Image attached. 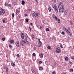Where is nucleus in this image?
Listing matches in <instances>:
<instances>
[{
    "instance_id": "4d7b16f0",
    "label": "nucleus",
    "mask_w": 74,
    "mask_h": 74,
    "mask_svg": "<svg viewBox=\"0 0 74 74\" xmlns=\"http://www.w3.org/2000/svg\"><path fill=\"white\" fill-rule=\"evenodd\" d=\"M68 29L69 30H70V28H68Z\"/></svg>"
},
{
    "instance_id": "052dcab7",
    "label": "nucleus",
    "mask_w": 74,
    "mask_h": 74,
    "mask_svg": "<svg viewBox=\"0 0 74 74\" xmlns=\"http://www.w3.org/2000/svg\"><path fill=\"white\" fill-rule=\"evenodd\" d=\"M29 28L30 29H31V28H30V27H29Z\"/></svg>"
},
{
    "instance_id": "a211bd4d",
    "label": "nucleus",
    "mask_w": 74,
    "mask_h": 74,
    "mask_svg": "<svg viewBox=\"0 0 74 74\" xmlns=\"http://www.w3.org/2000/svg\"><path fill=\"white\" fill-rule=\"evenodd\" d=\"M53 18H55L56 16L55 15V14H53L52 15Z\"/></svg>"
},
{
    "instance_id": "5701e85b",
    "label": "nucleus",
    "mask_w": 74,
    "mask_h": 74,
    "mask_svg": "<svg viewBox=\"0 0 74 74\" xmlns=\"http://www.w3.org/2000/svg\"><path fill=\"white\" fill-rule=\"evenodd\" d=\"M21 36V38H22V39H24L25 38V37H24V35H23Z\"/></svg>"
},
{
    "instance_id": "09e8293b",
    "label": "nucleus",
    "mask_w": 74,
    "mask_h": 74,
    "mask_svg": "<svg viewBox=\"0 0 74 74\" xmlns=\"http://www.w3.org/2000/svg\"><path fill=\"white\" fill-rule=\"evenodd\" d=\"M30 25H31V26H32V25H33V24H32V23H31L30 24Z\"/></svg>"
},
{
    "instance_id": "6ab92c4d",
    "label": "nucleus",
    "mask_w": 74,
    "mask_h": 74,
    "mask_svg": "<svg viewBox=\"0 0 74 74\" xmlns=\"http://www.w3.org/2000/svg\"><path fill=\"white\" fill-rule=\"evenodd\" d=\"M46 30L47 32H49V29L48 28H47L46 29Z\"/></svg>"
},
{
    "instance_id": "49530a36",
    "label": "nucleus",
    "mask_w": 74,
    "mask_h": 74,
    "mask_svg": "<svg viewBox=\"0 0 74 74\" xmlns=\"http://www.w3.org/2000/svg\"><path fill=\"white\" fill-rule=\"evenodd\" d=\"M8 5L9 6V7H11V5L10 4H9Z\"/></svg>"
},
{
    "instance_id": "393cba45",
    "label": "nucleus",
    "mask_w": 74,
    "mask_h": 74,
    "mask_svg": "<svg viewBox=\"0 0 74 74\" xmlns=\"http://www.w3.org/2000/svg\"><path fill=\"white\" fill-rule=\"evenodd\" d=\"M56 74V72H55V71H53L52 74Z\"/></svg>"
},
{
    "instance_id": "ddd939ff",
    "label": "nucleus",
    "mask_w": 74,
    "mask_h": 74,
    "mask_svg": "<svg viewBox=\"0 0 74 74\" xmlns=\"http://www.w3.org/2000/svg\"><path fill=\"white\" fill-rule=\"evenodd\" d=\"M48 10L49 11H51V10H52V8H51L49 7Z\"/></svg>"
},
{
    "instance_id": "5fc2aeb1",
    "label": "nucleus",
    "mask_w": 74,
    "mask_h": 74,
    "mask_svg": "<svg viewBox=\"0 0 74 74\" xmlns=\"http://www.w3.org/2000/svg\"><path fill=\"white\" fill-rule=\"evenodd\" d=\"M52 1H56V0H52Z\"/></svg>"
},
{
    "instance_id": "a18cd8bd",
    "label": "nucleus",
    "mask_w": 74,
    "mask_h": 74,
    "mask_svg": "<svg viewBox=\"0 0 74 74\" xmlns=\"http://www.w3.org/2000/svg\"><path fill=\"white\" fill-rule=\"evenodd\" d=\"M60 47L61 48H63V46L62 45H61L60 46Z\"/></svg>"
},
{
    "instance_id": "ea45409f",
    "label": "nucleus",
    "mask_w": 74,
    "mask_h": 74,
    "mask_svg": "<svg viewBox=\"0 0 74 74\" xmlns=\"http://www.w3.org/2000/svg\"><path fill=\"white\" fill-rule=\"evenodd\" d=\"M16 12L17 13H18V12H19V11H18V10H16Z\"/></svg>"
},
{
    "instance_id": "6e6d98bb",
    "label": "nucleus",
    "mask_w": 74,
    "mask_h": 74,
    "mask_svg": "<svg viewBox=\"0 0 74 74\" xmlns=\"http://www.w3.org/2000/svg\"><path fill=\"white\" fill-rule=\"evenodd\" d=\"M30 30L31 31V32H32V30L31 29V28H30Z\"/></svg>"
},
{
    "instance_id": "9d476101",
    "label": "nucleus",
    "mask_w": 74,
    "mask_h": 74,
    "mask_svg": "<svg viewBox=\"0 0 74 74\" xmlns=\"http://www.w3.org/2000/svg\"><path fill=\"white\" fill-rule=\"evenodd\" d=\"M19 42H16V46L17 47H19Z\"/></svg>"
},
{
    "instance_id": "f257e3e1",
    "label": "nucleus",
    "mask_w": 74,
    "mask_h": 74,
    "mask_svg": "<svg viewBox=\"0 0 74 74\" xmlns=\"http://www.w3.org/2000/svg\"><path fill=\"white\" fill-rule=\"evenodd\" d=\"M58 8L60 12H63L64 10V5H63V4L62 3L60 2L58 5Z\"/></svg>"
},
{
    "instance_id": "c85d7f7f",
    "label": "nucleus",
    "mask_w": 74,
    "mask_h": 74,
    "mask_svg": "<svg viewBox=\"0 0 74 74\" xmlns=\"http://www.w3.org/2000/svg\"><path fill=\"white\" fill-rule=\"evenodd\" d=\"M32 72L34 74H35V73H36V71H34V70L32 71Z\"/></svg>"
},
{
    "instance_id": "f704fd0d",
    "label": "nucleus",
    "mask_w": 74,
    "mask_h": 74,
    "mask_svg": "<svg viewBox=\"0 0 74 74\" xmlns=\"http://www.w3.org/2000/svg\"><path fill=\"white\" fill-rule=\"evenodd\" d=\"M21 36H24V34H23V33H21Z\"/></svg>"
},
{
    "instance_id": "72a5a7b5",
    "label": "nucleus",
    "mask_w": 74,
    "mask_h": 74,
    "mask_svg": "<svg viewBox=\"0 0 74 74\" xmlns=\"http://www.w3.org/2000/svg\"><path fill=\"white\" fill-rule=\"evenodd\" d=\"M2 40L3 41H5V38H2Z\"/></svg>"
},
{
    "instance_id": "e433bc0d",
    "label": "nucleus",
    "mask_w": 74,
    "mask_h": 74,
    "mask_svg": "<svg viewBox=\"0 0 74 74\" xmlns=\"http://www.w3.org/2000/svg\"><path fill=\"white\" fill-rule=\"evenodd\" d=\"M32 38H34V36L33 35H32Z\"/></svg>"
},
{
    "instance_id": "412c9836",
    "label": "nucleus",
    "mask_w": 74,
    "mask_h": 74,
    "mask_svg": "<svg viewBox=\"0 0 74 74\" xmlns=\"http://www.w3.org/2000/svg\"><path fill=\"white\" fill-rule=\"evenodd\" d=\"M47 48L48 49H51V46H49L47 47Z\"/></svg>"
},
{
    "instance_id": "b1692460",
    "label": "nucleus",
    "mask_w": 74,
    "mask_h": 74,
    "mask_svg": "<svg viewBox=\"0 0 74 74\" xmlns=\"http://www.w3.org/2000/svg\"><path fill=\"white\" fill-rule=\"evenodd\" d=\"M58 23H60V20L59 19H58Z\"/></svg>"
},
{
    "instance_id": "79ce46f5",
    "label": "nucleus",
    "mask_w": 74,
    "mask_h": 74,
    "mask_svg": "<svg viewBox=\"0 0 74 74\" xmlns=\"http://www.w3.org/2000/svg\"><path fill=\"white\" fill-rule=\"evenodd\" d=\"M7 3H5V5H4L5 6H7Z\"/></svg>"
},
{
    "instance_id": "f03ea898",
    "label": "nucleus",
    "mask_w": 74,
    "mask_h": 74,
    "mask_svg": "<svg viewBox=\"0 0 74 74\" xmlns=\"http://www.w3.org/2000/svg\"><path fill=\"white\" fill-rule=\"evenodd\" d=\"M52 7L54 8V11H55L56 13H58L59 12H58V9L57 8V7L56 6V4H53V5Z\"/></svg>"
},
{
    "instance_id": "f3484780",
    "label": "nucleus",
    "mask_w": 74,
    "mask_h": 74,
    "mask_svg": "<svg viewBox=\"0 0 74 74\" xmlns=\"http://www.w3.org/2000/svg\"><path fill=\"white\" fill-rule=\"evenodd\" d=\"M14 41L13 40H10V42H11L12 44H13V43H14Z\"/></svg>"
},
{
    "instance_id": "4468645a",
    "label": "nucleus",
    "mask_w": 74,
    "mask_h": 74,
    "mask_svg": "<svg viewBox=\"0 0 74 74\" xmlns=\"http://www.w3.org/2000/svg\"><path fill=\"white\" fill-rule=\"evenodd\" d=\"M39 70H42L43 69L42 68V67H40L39 68Z\"/></svg>"
},
{
    "instance_id": "6e6552de",
    "label": "nucleus",
    "mask_w": 74,
    "mask_h": 74,
    "mask_svg": "<svg viewBox=\"0 0 74 74\" xmlns=\"http://www.w3.org/2000/svg\"><path fill=\"white\" fill-rule=\"evenodd\" d=\"M56 51L57 53H60L61 50H60V48L58 47Z\"/></svg>"
},
{
    "instance_id": "bb28decb",
    "label": "nucleus",
    "mask_w": 74,
    "mask_h": 74,
    "mask_svg": "<svg viewBox=\"0 0 74 74\" xmlns=\"http://www.w3.org/2000/svg\"><path fill=\"white\" fill-rule=\"evenodd\" d=\"M70 72H71V73H72V72H73V69H71L70 70Z\"/></svg>"
},
{
    "instance_id": "2f4dec72",
    "label": "nucleus",
    "mask_w": 74,
    "mask_h": 74,
    "mask_svg": "<svg viewBox=\"0 0 74 74\" xmlns=\"http://www.w3.org/2000/svg\"><path fill=\"white\" fill-rule=\"evenodd\" d=\"M42 63V61H39V64H41V63Z\"/></svg>"
},
{
    "instance_id": "aec40b11",
    "label": "nucleus",
    "mask_w": 74,
    "mask_h": 74,
    "mask_svg": "<svg viewBox=\"0 0 74 74\" xmlns=\"http://www.w3.org/2000/svg\"><path fill=\"white\" fill-rule=\"evenodd\" d=\"M55 18L56 21H58V18L56 16Z\"/></svg>"
},
{
    "instance_id": "2eb2a0df",
    "label": "nucleus",
    "mask_w": 74,
    "mask_h": 74,
    "mask_svg": "<svg viewBox=\"0 0 74 74\" xmlns=\"http://www.w3.org/2000/svg\"><path fill=\"white\" fill-rule=\"evenodd\" d=\"M11 65H12V66H15V64L13 62L11 63Z\"/></svg>"
},
{
    "instance_id": "bf43d9fd",
    "label": "nucleus",
    "mask_w": 74,
    "mask_h": 74,
    "mask_svg": "<svg viewBox=\"0 0 74 74\" xmlns=\"http://www.w3.org/2000/svg\"><path fill=\"white\" fill-rule=\"evenodd\" d=\"M45 63H47V61H45Z\"/></svg>"
},
{
    "instance_id": "423d86ee",
    "label": "nucleus",
    "mask_w": 74,
    "mask_h": 74,
    "mask_svg": "<svg viewBox=\"0 0 74 74\" xmlns=\"http://www.w3.org/2000/svg\"><path fill=\"white\" fill-rule=\"evenodd\" d=\"M21 45L24 46V44H26V41L24 40H21Z\"/></svg>"
},
{
    "instance_id": "0eeeda50",
    "label": "nucleus",
    "mask_w": 74,
    "mask_h": 74,
    "mask_svg": "<svg viewBox=\"0 0 74 74\" xmlns=\"http://www.w3.org/2000/svg\"><path fill=\"white\" fill-rule=\"evenodd\" d=\"M38 42H39V43H38L39 45H38V47H41V44H42V43H41V42L40 41V39H38Z\"/></svg>"
},
{
    "instance_id": "680f3d73",
    "label": "nucleus",
    "mask_w": 74,
    "mask_h": 74,
    "mask_svg": "<svg viewBox=\"0 0 74 74\" xmlns=\"http://www.w3.org/2000/svg\"><path fill=\"white\" fill-rule=\"evenodd\" d=\"M73 48H74V46H73Z\"/></svg>"
},
{
    "instance_id": "603ef678",
    "label": "nucleus",
    "mask_w": 74,
    "mask_h": 74,
    "mask_svg": "<svg viewBox=\"0 0 74 74\" xmlns=\"http://www.w3.org/2000/svg\"><path fill=\"white\" fill-rule=\"evenodd\" d=\"M25 16H27V14H25Z\"/></svg>"
},
{
    "instance_id": "c03bdc74",
    "label": "nucleus",
    "mask_w": 74,
    "mask_h": 74,
    "mask_svg": "<svg viewBox=\"0 0 74 74\" xmlns=\"http://www.w3.org/2000/svg\"><path fill=\"white\" fill-rule=\"evenodd\" d=\"M26 40V42H27V44H29V42H28V41H27V40Z\"/></svg>"
},
{
    "instance_id": "58836bf2",
    "label": "nucleus",
    "mask_w": 74,
    "mask_h": 74,
    "mask_svg": "<svg viewBox=\"0 0 74 74\" xmlns=\"http://www.w3.org/2000/svg\"><path fill=\"white\" fill-rule=\"evenodd\" d=\"M35 0L36 1V3H38V0Z\"/></svg>"
},
{
    "instance_id": "4be33fe9",
    "label": "nucleus",
    "mask_w": 74,
    "mask_h": 74,
    "mask_svg": "<svg viewBox=\"0 0 74 74\" xmlns=\"http://www.w3.org/2000/svg\"><path fill=\"white\" fill-rule=\"evenodd\" d=\"M68 59H69V58L68 57H66L65 58V60H68Z\"/></svg>"
},
{
    "instance_id": "de8ad7c7",
    "label": "nucleus",
    "mask_w": 74,
    "mask_h": 74,
    "mask_svg": "<svg viewBox=\"0 0 74 74\" xmlns=\"http://www.w3.org/2000/svg\"><path fill=\"white\" fill-rule=\"evenodd\" d=\"M17 56H18V57H19V54H17Z\"/></svg>"
},
{
    "instance_id": "f8f14e48",
    "label": "nucleus",
    "mask_w": 74,
    "mask_h": 74,
    "mask_svg": "<svg viewBox=\"0 0 74 74\" xmlns=\"http://www.w3.org/2000/svg\"><path fill=\"white\" fill-rule=\"evenodd\" d=\"M21 4L22 5H24V4H25V1H22Z\"/></svg>"
},
{
    "instance_id": "cd10ccee",
    "label": "nucleus",
    "mask_w": 74,
    "mask_h": 74,
    "mask_svg": "<svg viewBox=\"0 0 74 74\" xmlns=\"http://www.w3.org/2000/svg\"><path fill=\"white\" fill-rule=\"evenodd\" d=\"M61 34H63V35H64V32H62Z\"/></svg>"
},
{
    "instance_id": "37998d69",
    "label": "nucleus",
    "mask_w": 74,
    "mask_h": 74,
    "mask_svg": "<svg viewBox=\"0 0 74 74\" xmlns=\"http://www.w3.org/2000/svg\"><path fill=\"white\" fill-rule=\"evenodd\" d=\"M71 59H73V60H74V57H71Z\"/></svg>"
},
{
    "instance_id": "9b49d317",
    "label": "nucleus",
    "mask_w": 74,
    "mask_h": 74,
    "mask_svg": "<svg viewBox=\"0 0 74 74\" xmlns=\"http://www.w3.org/2000/svg\"><path fill=\"white\" fill-rule=\"evenodd\" d=\"M43 54L42 53H40L39 54V56L41 58H42L43 57Z\"/></svg>"
},
{
    "instance_id": "7ed1b4c3",
    "label": "nucleus",
    "mask_w": 74,
    "mask_h": 74,
    "mask_svg": "<svg viewBox=\"0 0 74 74\" xmlns=\"http://www.w3.org/2000/svg\"><path fill=\"white\" fill-rule=\"evenodd\" d=\"M63 29L64 30H65V31H66V32L68 33V34L70 35V36H71V35H72V34H71V33H70V32L69 31V30H67V29H66V27H63Z\"/></svg>"
},
{
    "instance_id": "1a4fd4ad",
    "label": "nucleus",
    "mask_w": 74,
    "mask_h": 74,
    "mask_svg": "<svg viewBox=\"0 0 74 74\" xmlns=\"http://www.w3.org/2000/svg\"><path fill=\"white\" fill-rule=\"evenodd\" d=\"M28 38V36L27 34L25 36V40H27V38Z\"/></svg>"
},
{
    "instance_id": "a19ab883",
    "label": "nucleus",
    "mask_w": 74,
    "mask_h": 74,
    "mask_svg": "<svg viewBox=\"0 0 74 74\" xmlns=\"http://www.w3.org/2000/svg\"><path fill=\"white\" fill-rule=\"evenodd\" d=\"M5 20H4L3 21V23H5Z\"/></svg>"
},
{
    "instance_id": "c756f323",
    "label": "nucleus",
    "mask_w": 74,
    "mask_h": 74,
    "mask_svg": "<svg viewBox=\"0 0 74 74\" xmlns=\"http://www.w3.org/2000/svg\"><path fill=\"white\" fill-rule=\"evenodd\" d=\"M14 13H13L12 14V17H13V18H14Z\"/></svg>"
},
{
    "instance_id": "20e7f679",
    "label": "nucleus",
    "mask_w": 74,
    "mask_h": 74,
    "mask_svg": "<svg viewBox=\"0 0 74 74\" xmlns=\"http://www.w3.org/2000/svg\"><path fill=\"white\" fill-rule=\"evenodd\" d=\"M5 13V11L2 8L0 10V15H3Z\"/></svg>"
},
{
    "instance_id": "8fccbe9b",
    "label": "nucleus",
    "mask_w": 74,
    "mask_h": 74,
    "mask_svg": "<svg viewBox=\"0 0 74 74\" xmlns=\"http://www.w3.org/2000/svg\"><path fill=\"white\" fill-rule=\"evenodd\" d=\"M28 11L30 12V11H31V10H30V9H28Z\"/></svg>"
},
{
    "instance_id": "473e14b6",
    "label": "nucleus",
    "mask_w": 74,
    "mask_h": 74,
    "mask_svg": "<svg viewBox=\"0 0 74 74\" xmlns=\"http://www.w3.org/2000/svg\"><path fill=\"white\" fill-rule=\"evenodd\" d=\"M25 20L26 22H28L29 21H28V19L27 18H26Z\"/></svg>"
},
{
    "instance_id": "dca6fc26",
    "label": "nucleus",
    "mask_w": 74,
    "mask_h": 74,
    "mask_svg": "<svg viewBox=\"0 0 74 74\" xmlns=\"http://www.w3.org/2000/svg\"><path fill=\"white\" fill-rule=\"evenodd\" d=\"M5 69H6V72H8V68L6 67Z\"/></svg>"
},
{
    "instance_id": "4c0bfd02",
    "label": "nucleus",
    "mask_w": 74,
    "mask_h": 74,
    "mask_svg": "<svg viewBox=\"0 0 74 74\" xmlns=\"http://www.w3.org/2000/svg\"><path fill=\"white\" fill-rule=\"evenodd\" d=\"M36 47H34V50H36Z\"/></svg>"
},
{
    "instance_id": "7c9ffc66",
    "label": "nucleus",
    "mask_w": 74,
    "mask_h": 74,
    "mask_svg": "<svg viewBox=\"0 0 74 74\" xmlns=\"http://www.w3.org/2000/svg\"><path fill=\"white\" fill-rule=\"evenodd\" d=\"M32 55L33 56H35L36 55V53H33L32 54Z\"/></svg>"
},
{
    "instance_id": "864d4df0",
    "label": "nucleus",
    "mask_w": 74,
    "mask_h": 74,
    "mask_svg": "<svg viewBox=\"0 0 74 74\" xmlns=\"http://www.w3.org/2000/svg\"><path fill=\"white\" fill-rule=\"evenodd\" d=\"M40 29H42V27L40 26Z\"/></svg>"
},
{
    "instance_id": "3c124183",
    "label": "nucleus",
    "mask_w": 74,
    "mask_h": 74,
    "mask_svg": "<svg viewBox=\"0 0 74 74\" xmlns=\"http://www.w3.org/2000/svg\"><path fill=\"white\" fill-rule=\"evenodd\" d=\"M70 64H73V63H72V62H71L70 63Z\"/></svg>"
},
{
    "instance_id": "c9c22d12",
    "label": "nucleus",
    "mask_w": 74,
    "mask_h": 74,
    "mask_svg": "<svg viewBox=\"0 0 74 74\" xmlns=\"http://www.w3.org/2000/svg\"><path fill=\"white\" fill-rule=\"evenodd\" d=\"M9 47H10V48H12V46L11 45H9Z\"/></svg>"
},
{
    "instance_id": "13d9d810",
    "label": "nucleus",
    "mask_w": 74,
    "mask_h": 74,
    "mask_svg": "<svg viewBox=\"0 0 74 74\" xmlns=\"http://www.w3.org/2000/svg\"><path fill=\"white\" fill-rule=\"evenodd\" d=\"M16 74H19V73H18L17 72L16 73Z\"/></svg>"
},
{
    "instance_id": "a878e982",
    "label": "nucleus",
    "mask_w": 74,
    "mask_h": 74,
    "mask_svg": "<svg viewBox=\"0 0 74 74\" xmlns=\"http://www.w3.org/2000/svg\"><path fill=\"white\" fill-rule=\"evenodd\" d=\"M67 14V12H64V15H66Z\"/></svg>"
},
{
    "instance_id": "39448f33",
    "label": "nucleus",
    "mask_w": 74,
    "mask_h": 74,
    "mask_svg": "<svg viewBox=\"0 0 74 74\" xmlns=\"http://www.w3.org/2000/svg\"><path fill=\"white\" fill-rule=\"evenodd\" d=\"M33 16H35V17H38L40 16V14L34 12L33 14Z\"/></svg>"
}]
</instances>
